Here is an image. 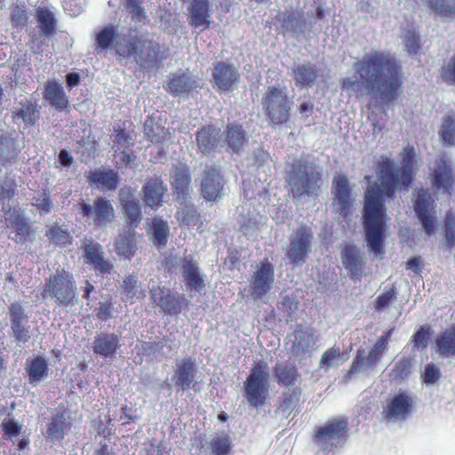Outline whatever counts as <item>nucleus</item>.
Returning a JSON list of instances; mask_svg holds the SVG:
<instances>
[{
  "label": "nucleus",
  "mask_w": 455,
  "mask_h": 455,
  "mask_svg": "<svg viewBox=\"0 0 455 455\" xmlns=\"http://www.w3.org/2000/svg\"><path fill=\"white\" fill-rule=\"evenodd\" d=\"M425 4L435 14L453 18L455 16V0H423Z\"/></svg>",
  "instance_id": "obj_50"
},
{
  "label": "nucleus",
  "mask_w": 455,
  "mask_h": 455,
  "mask_svg": "<svg viewBox=\"0 0 455 455\" xmlns=\"http://www.w3.org/2000/svg\"><path fill=\"white\" fill-rule=\"evenodd\" d=\"M436 352L445 357L455 355V324L442 331L435 340Z\"/></svg>",
  "instance_id": "obj_44"
},
{
  "label": "nucleus",
  "mask_w": 455,
  "mask_h": 455,
  "mask_svg": "<svg viewBox=\"0 0 455 455\" xmlns=\"http://www.w3.org/2000/svg\"><path fill=\"white\" fill-rule=\"evenodd\" d=\"M116 55L132 59L142 69L156 68L164 59L160 44L135 28H130L123 35Z\"/></svg>",
  "instance_id": "obj_3"
},
{
  "label": "nucleus",
  "mask_w": 455,
  "mask_h": 455,
  "mask_svg": "<svg viewBox=\"0 0 455 455\" xmlns=\"http://www.w3.org/2000/svg\"><path fill=\"white\" fill-rule=\"evenodd\" d=\"M196 371V364L191 357L178 361L172 376L175 386L183 391L190 389L195 382Z\"/></svg>",
  "instance_id": "obj_28"
},
{
  "label": "nucleus",
  "mask_w": 455,
  "mask_h": 455,
  "mask_svg": "<svg viewBox=\"0 0 455 455\" xmlns=\"http://www.w3.org/2000/svg\"><path fill=\"white\" fill-rule=\"evenodd\" d=\"M347 431V419L345 417L335 418L315 428L314 442L323 451H331L346 441Z\"/></svg>",
  "instance_id": "obj_8"
},
{
  "label": "nucleus",
  "mask_w": 455,
  "mask_h": 455,
  "mask_svg": "<svg viewBox=\"0 0 455 455\" xmlns=\"http://www.w3.org/2000/svg\"><path fill=\"white\" fill-rule=\"evenodd\" d=\"M167 191L168 188L161 177H150L141 188L142 199L147 206L157 211L163 206Z\"/></svg>",
  "instance_id": "obj_22"
},
{
  "label": "nucleus",
  "mask_w": 455,
  "mask_h": 455,
  "mask_svg": "<svg viewBox=\"0 0 455 455\" xmlns=\"http://www.w3.org/2000/svg\"><path fill=\"white\" fill-rule=\"evenodd\" d=\"M114 312V304L111 299L100 302L96 308V316L100 321H108L112 318Z\"/></svg>",
  "instance_id": "obj_62"
},
{
  "label": "nucleus",
  "mask_w": 455,
  "mask_h": 455,
  "mask_svg": "<svg viewBox=\"0 0 455 455\" xmlns=\"http://www.w3.org/2000/svg\"><path fill=\"white\" fill-rule=\"evenodd\" d=\"M36 17L42 36L49 37L56 33L57 20L52 11L39 7Z\"/></svg>",
  "instance_id": "obj_48"
},
{
  "label": "nucleus",
  "mask_w": 455,
  "mask_h": 455,
  "mask_svg": "<svg viewBox=\"0 0 455 455\" xmlns=\"http://www.w3.org/2000/svg\"><path fill=\"white\" fill-rule=\"evenodd\" d=\"M266 363H254L243 383V396L251 407H261L267 401L269 381Z\"/></svg>",
  "instance_id": "obj_7"
},
{
  "label": "nucleus",
  "mask_w": 455,
  "mask_h": 455,
  "mask_svg": "<svg viewBox=\"0 0 455 455\" xmlns=\"http://www.w3.org/2000/svg\"><path fill=\"white\" fill-rule=\"evenodd\" d=\"M292 75L297 86L308 88L314 85L319 77V69L317 67L307 61L295 64L292 68Z\"/></svg>",
  "instance_id": "obj_37"
},
{
  "label": "nucleus",
  "mask_w": 455,
  "mask_h": 455,
  "mask_svg": "<svg viewBox=\"0 0 455 455\" xmlns=\"http://www.w3.org/2000/svg\"><path fill=\"white\" fill-rule=\"evenodd\" d=\"M200 87L199 80L189 73L173 74L165 88L174 97L188 96Z\"/></svg>",
  "instance_id": "obj_30"
},
{
  "label": "nucleus",
  "mask_w": 455,
  "mask_h": 455,
  "mask_svg": "<svg viewBox=\"0 0 455 455\" xmlns=\"http://www.w3.org/2000/svg\"><path fill=\"white\" fill-rule=\"evenodd\" d=\"M9 315L11 320V329L16 341L26 343L28 341L29 327L24 324L27 320V315L23 306L18 302H12L9 306Z\"/></svg>",
  "instance_id": "obj_27"
},
{
  "label": "nucleus",
  "mask_w": 455,
  "mask_h": 455,
  "mask_svg": "<svg viewBox=\"0 0 455 455\" xmlns=\"http://www.w3.org/2000/svg\"><path fill=\"white\" fill-rule=\"evenodd\" d=\"M276 382L281 387L294 386L300 379L297 366L291 363H277L273 369Z\"/></svg>",
  "instance_id": "obj_41"
},
{
  "label": "nucleus",
  "mask_w": 455,
  "mask_h": 455,
  "mask_svg": "<svg viewBox=\"0 0 455 455\" xmlns=\"http://www.w3.org/2000/svg\"><path fill=\"white\" fill-rule=\"evenodd\" d=\"M439 134L444 143L448 145L455 144V120L451 116L443 117Z\"/></svg>",
  "instance_id": "obj_55"
},
{
  "label": "nucleus",
  "mask_w": 455,
  "mask_h": 455,
  "mask_svg": "<svg viewBox=\"0 0 455 455\" xmlns=\"http://www.w3.org/2000/svg\"><path fill=\"white\" fill-rule=\"evenodd\" d=\"M226 180L216 166H207L204 172L200 184V192L207 202H217L224 196Z\"/></svg>",
  "instance_id": "obj_15"
},
{
  "label": "nucleus",
  "mask_w": 455,
  "mask_h": 455,
  "mask_svg": "<svg viewBox=\"0 0 455 455\" xmlns=\"http://www.w3.org/2000/svg\"><path fill=\"white\" fill-rule=\"evenodd\" d=\"M210 445L212 453L215 455H228L232 448L231 440L226 434L213 438Z\"/></svg>",
  "instance_id": "obj_56"
},
{
  "label": "nucleus",
  "mask_w": 455,
  "mask_h": 455,
  "mask_svg": "<svg viewBox=\"0 0 455 455\" xmlns=\"http://www.w3.org/2000/svg\"><path fill=\"white\" fill-rule=\"evenodd\" d=\"M149 292L152 302L166 315H178L188 306L184 294L172 291L165 286H153Z\"/></svg>",
  "instance_id": "obj_11"
},
{
  "label": "nucleus",
  "mask_w": 455,
  "mask_h": 455,
  "mask_svg": "<svg viewBox=\"0 0 455 455\" xmlns=\"http://www.w3.org/2000/svg\"><path fill=\"white\" fill-rule=\"evenodd\" d=\"M45 235L52 243L60 248L69 246L74 241L68 228L64 225H59L57 223L53 224L46 230Z\"/></svg>",
  "instance_id": "obj_47"
},
{
  "label": "nucleus",
  "mask_w": 455,
  "mask_h": 455,
  "mask_svg": "<svg viewBox=\"0 0 455 455\" xmlns=\"http://www.w3.org/2000/svg\"><path fill=\"white\" fill-rule=\"evenodd\" d=\"M44 99L58 111L68 112L69 100L62 85L55 80L48 81L43 92Z\"/></svg>",
  "instance_id": "obj_35"
},
{
  "label": "nucleus",
  "mask_w": 455,
  "mask_h": 455,
  "mask_svg": "<svg viewBox=\"0 0 455 455\" xmlns=\"http://www.w3.org/2000/svg\"><path fill=\"white\" fill-rule=\"evenodd\" d=\"M312 239L313 232L309 227L301 225L297 228L294 236L290 239V243L286 250V255L291 263L295 266L305 263L311 251Z\"/></svg>",
  "instance_id": "obj_13"
},
{
  "label": "nucleus",
  "mask_w": 455,
  "mask_h": 455,
  "mask_svg": "<svg viewBox=\"0 0 455 455\" xmlns=\"http://www.w3.org/2000/svg\"><path fill=\"white\" fill-rule=\"evenodd\" d=\"M123 39V35L118 33L117 28L114 25L103 27L95 36V49L100 51L114 50Z\"/></svg>",
  "instance_id": "obj_39"
},
{
  "label": "nucleus",
  "mask_w": 455,
  "mask_h": 455,
  "mask_svg": "<svg viewBox=\"0 0 455 455\" xmlns=\"http://www.w3.org/2000/svg\"><path fill=\"white\" fill-rule=\"evenodd\" d=\"M403 43L409 54L416 55L419 53L421 48L420 36L414 29L406 31L403 36Z\"/></svg>",
  "instance_id": "obj_57"
},
{
  "label": "nucleus",
  "mask_w": 455,
  "mask_h": 455,
  "mask_svg": "<svg viewBox=\"0 0 455 455\" xmlns=\"http://www.w3.org/2000/svg\"><path fill=\"white\" fill-rule=\"evenodd\" d=\"M1 212L4 213L6 226L15 233L12 240L16 243L23 244L31 240V235L34 233L31 223L20 210L4 206Z\"/></svg>",
  "instance_id": "obj_16"
},
{
  "label": "nucleus",
  "mask_w": 455,
  "mask_h": 455,
  "mask_svg": "<svg viewBox=\"0 0 455 455\" xmlns=\"http://www.w3.org/2000/svg\"><path fill=\"white\" fill-rule=\"evenodd\" d=\"M341 262L352 279L360 280L364 270V261L360 250L355 244H346L340 253Z\"/></svg>",
  "instance_id": "obj_25"
},
{
  "label": "nucleus",
  "mask_w": 455,
  "mask_h": 455,
  "mask_svg": "<svg viewBox=\"0 0 455 455\" xmlns=\"http://www.w3.org/2000/svg\"><path fill=\"white\" fill-rule=\"evenodd\" d=\"M226 143L234 152L240 153L247 143L246 134L241 124H228Z\"/></svg>",
  "instance_id": "obj_46"
},
{
  "label": "nucleus",
  "mask_w": 455,
  "mask_h": 455,
  "mask_svg": "<svg viewBox=\"0 0 455 455\" xmlns=\"http://www.w3.org/2000/svg\"><path fill=\"white\" fill-rule=\"evenodd\" d=\"M441 371L438 367L433 363H427L422 374V380L427 384H433L441 378Z\"/></svg>",
  "instance_id": "obj_63"
},
{
  "label": "nucleus",
  "mask_w": 455,
  "mask_h": 455,
  "mask_svg": "<svg viewBox=\"0 0 455 455\" xmlns=\"http://www.w3.org/2000/svg\"><path fill=\"white\" fill-rule=\"evenodd\" d=\"M20 108L12 112V120H21L28 126L36 124L39 119V107L36 100L29 99L20 102Z\"/></svg>",
  "instance_id": "obj_43"
},
{
  "label": "nucleus",
  "mask_w": 455,
  "mask_h": 455,
  "mask_svg": "<svg viewBox=\"0 0 455 455\" xmlns=\"http://www.w3.org/2000/svg\"><path fill=\"white\" fill-rule=\"evenodd\" d=\"M302 389L300 387L289 388L284 391L278 398L276 412L289 418L299 407Z\"/></svg>",
  "instance_id": "obj_42"
},
{
  "label": "nucleus",
  "mask_w": 455,
  "mask_h": 455,
  "mask_svg": "<svg viewBox=\"0 0 455 455\" xmlns=\"http://www.w3.org/2000/svg\"><path fill=\"white\" fill-rule=\"evenodd\" d=\"M435 204L427 190L419 189L414 204V210L420 220L424 231L433 235L435 230L436 218L435 217Z\"/></svg>",
  "instance_id": "obj_17"
},
{
  "label": "nucleus",
  "mask_w": 455,
  "mask_h": 455,
  "mask_svg": "<svg viewBox=\"0 0 455 455\" xmlns=\"http://www.w3.org/2000/svg\"><path fill=\"white\" fill-rule=\"evenodd\" d=\"M17 194V183L12 177L5 176L0 180V206H10L8 204Z\"/></svg>",
  "instance_id": "obj_51"
},
{
  "label": "nucleus",
  "mask_w": 455,
  "mask_h": 455,
  "mask_svg": "<svg viewBox=\"0 0 455 455\" xmlns=\"http://www.w3.org/2000/svg\"><path fill=\"white\" fill-rule=\"evenodd\" d=\"M240 79V73L234 64L218 61L212 69L211 80L214 88L219 92L233 90Z\"/></svg>",
  "instance_id": "obj_20"
},
{
  "label": "nucleus",
  "mask_w": 455,
  "mask_h": 455,
  "mask_svg": "<svg viewBox=\"0 0 455 455\" xmlns=\"http://www.w3.org/2000/svg\"><path fill=\"white\" fill-rule=\"evenodd\" d=\"M444 237L445 245L448 250L455 246V213L448 212L444 218Z\"/></svg>",
  "instance_id": "obj_54"
},
{
  "label": "nucleus",
  "mask_w": 455,
  "mask_h": 455,
  "mask_svg": "<svg viewBox=\"0 0 455 455\" xmlns=\"http://www.w3.org/2000/svg\"><path fill=\"white\" fill-rule=\"evenodd\" d=\"M412 408V398L407 393L401 392L383 407V415L388 421L405 420L411 415Z\"/></svg>",
  "instance_id": "obj_24"
},
{
  "label": "nucleus",
  "mask_w": 455,
  "mask_h": 455,
  "mask_svg": "<svg viewBox=\"0 0 455 455\" xmlns=\"http://www.w3.org/2000/svg\"><path fill=\"white\" fill-rule=\"evenodd\" d=\"M120 204L129 230H134L140 224L143 216L140 202L134 197L131 188L120 190Z\"/></svg>",
  "instance_id": "obj_23"
},
{
  "label": "nucleus",
  "mask_w": 455,
  "mask_h": 455,
  "mask_svg": "<svg viewBox=\"0 0 455 455\" xmlns=\"http://www.w3.org/2000/svg\"><path fill=\"white\" fill-rule=\"evenodd\" d=\"M395 288L392 287L377 297L375 301V309L379 312H381L385 308H387L391 304V302L395 301Z\"/></svg>",
  "instance_id": "obj_59"
},
{
  "label": "nucleus",
  "mask_w": 455,
  "mask_h": 455,
  "mask_svg": "<svg viewBox=\"0 0 455 455\" xmlns=\"http://www.w3.org/2000/svg\"><path fill=\"white\" fill-rule=\"evenodd\" d=\"M288 341L291 342V351L294 356L307 353L313 345V332L298 326L292 333L287 336Z\"/></svg>",
  "instance_id": "obj_40"
},
{
  "label": "nucleus",
  "mask_w": 455,
  "mask_h": 455,
  "mask_svg": "<svg viewBox=\"0 0 455 455\" xmlns=\"http://www.w3.org/2000/svg\"><path fill=\"white\" fill-rule=\"evenodd\" d=\"M393 331L394 329L388 330L382 336L379 337L366 356L363 350L358 349L346 376L350 379L353 375L361 372L364 368H373L376 366L381 360L382 355L388 350V343Z\"/></svg>",
  "instance_id": "obj_9"
},
{
  "label": "nucleus",
  "mask_w": 455,
  "mask_h": 455,
  "mask_svg": "<svg viewBox=\"0 0 455 455\" xmlns=\"http://www.w3.org/2000/svg\"><path fill=\"white\" fill-rule=\"evenodd\" d=\"M43 296L50 297L59 307L73 306L76 299V283L73 274L65 268L57 269L50 275Z\"/></svg>",
  "instance_id": "obj_5"
},
{
  "label": "nucleus",
  "mask_w": 455,
  "mask_h": 455,
  "mask_svg": "<svg viewBox=\"0 0 455 455\" xmlns=\"http://www.w3.org/2000/svg\"><path fill=\"white\" fill-rule=\"evenodd\" d=\"M120 347V339L115 333H100L92 344L94 354L103 358H115Z\"/></svg>",
  "instance_id": "obj_33"
},
{
  "label": "nucleus",
  "mask_w": 455,
  "mask_h": 455,
  "mask_svg": "<svg viewBox=\"0 0 455 455\" xmlns=\"http://www.w3.org/2000/svg\"><path fill=\"white\" fill-rule=\"evenodd\" d=\"M429 327L420 326V328L413 334L411 342L413 347L418 350H424L427 347V340L429 339Z\"/></svg>",
  "instance_id": "obj_60"
},
{
  "label": "nucleus",
  "mask_w": 455,
  "mask_h": 455,
  "mask_svg": "<svg viewBox=\"0 0 455 455\" xmlns=\"http://www.w3.org/2000/svg\"><path fill=\"white\" fill-rule=\"evenodd\" d=\"M84 262L90 264L92 269L101 276H108L115 272L114 264L104 257L100 243L93 241L85 243L83 246Z\"/></svg>",
  "instance_id": "obj_18"
},
{
  "label": "nucleus",
  "mask_w": 455,
  "mask_h": 455,
  "mask_svg": "<svg viewBox=\"0 0 455 455\" xmlns=\"http://www.w3.org/2000/svg\"><path fill=\"white\" fill-rule=\"evenodd\" d=\"M181 270L187 287L190 291L201 292L205 288V282L198 264L192 257H185L181 259Z\"/></svg>",
  "instance_id": "obj_32"
},
{
  "label": "nucleus",
  "mask_w": 455,
  "mask_h": 455,
  "mask_svg": "<svg viewBox=\"0 0 455 455\" xmlns=\"http://www.w3.org/2000/svg\"><path fill=\"white\" fill-rule=\"evenodd\" d=\"M24 370L28 383L32 386H36L49 374L48 362L42 355L28 357L25 362Z\"/></svg>",
  "instance_id": "obj_36"
},
{
  "label": "nucleus",
  "mask_w": 455,
  "mask_h": 455,
  "mask_svg": "<svg viewBox=\"0 0 455 455\" xmlns=\"http://www.w3.org/2000/svg\"><path fill=\"white\" fill-rule=\"evenodd\" d=\"M171 187L176 201L190 199L191 172L187 164H173L170 173Z\"/></svg>",
  "instance_id": "obj_21"
},
{
  "label": "nucleus",
  "mask_w": 455,
  "mask_h": 455,
  "mask_svg": "<svg viewBox=\"0 0 455 455\" xmlns=\"http://www.w3.org/2000/svg\"><path fill=\"white\" fill-rule=\"evenodd\" d=\"M144 0H126L127 8L132 20L141 21L146 18V12L142 6Z\"/></svg>",
  "instance_id": "obj_61"
},
{
  "label": "nucleus",
  "mask_w": 455,
  "mask_h": 455,
  "mask_svg": "<svg viewBox=\"0 0 455 455\" xmlns=\"http://www.w3.org/2000/svg\"><path fill=\"white\" fill-rule=\"evenodd\" d=\"M198 150L203 155L214 152L220 143V129L213 124L204 125L196 135Z\"/></svg>",
  "instance_id": "obj_31"
},
{
  "label": "nucleus",
  "mask_w": 455,
  "mask_h": 455,
  "mask_svg": "<svg viewBox=\"0 0 455 455\" xmlns=\"http://www.w3.org/2000/svg\"><path fill=\"white\" fill-rule=\"evenodd\" d=\"M282 26L288 31L295 30L299 26V15L294 11H286L283 14Z\"/></svg>",
  "instance_id": "obj_64"
},
{
  "label": "nucleus",
  "mask_w": 455,
  "mask_h": 455,
  "mask_svg": "<svg viewBox=\"0 0 455 455\" xmlns=\"http://www.w3.org/2000/svg\"><path fill=\"white\" fill-rule=\"evenodd\" d=\"M79 213L84 219H92L97 227L106 226L115 219V209L106 197L100 196L91 205L84 202L78 203Z\"/></svg>",
  "instance_id": "obj_14"
},
{
  "label": "nucleus",
  "mask_w": 455,
  "mask_h": 455,
  "mask_svg": "<svg viewBox=\"0 0 455 455\" xmlns=\"http://www.w3.org/2000/svg\"><path fill=\"white\" fill-rule=\"evenodd\" d=\"M179 204L175 217L180 227H195L202 224L201 213L189 199L177 201Z\"/></svg>",
  "instance_id": "obj_38"
},
{
  "label": "nucleus",
  "mask_w": 455,
  "mask_h": 455,
  "mask_svg": "<svg viewBox=\"0 0 455 455\" xmlns=\"http://www.w3.org/2000/svg\"><path fill=\"white\" fill-rule=\"evenodd\" d=\"M379 186L367 189L363 208V226L367 246L375 256L385 253L386 207L384 196L394 197L399 185V169L388 159L379 164Z\"/></svg>",
  "instance_id": "obj_2"
},
{
  "label": "nucleus",
  "mask_w": 455,
  "mask_h": 455,
  "mask_svg": "<svg viewBox=\"0 0 455 455\" xmlns=\"http://www.w3.org/2000/svg\"><path fill=\"white\" fill-rule=\"evenodd\" d=\"M411 370V360L403 356L395 362L389 372V379L394 381H403L409 377Z\"/></svg>",
  "instance_id": "obj_52"
},
{
  "label": "nucleus",
  "mask_w": 455,
  "mask_h": 455,
  "mask_svg": "<svg viewBox=\"0 0 455 455\" xmlns=\"http://www.w3.org/2000/svg\"><path fill=\"white\" fill-rule=\"evenodd\" d=\"M275 282V267L267 258L257 266L250 278V294L254 300L261 299L272 289Z\"/></svg>",
  "instance_id": "obj_12"
},
{
  "label": "nucleus",
  "mask_w": 455,
  "mask_h": 455,
  "mask_svg": "<svg viewBox=\"0 0 455 455\" xmlns=\"http://www.w3.org/2000/svg\"><path fill=\"white\" fill-rule=\"evenodd\" d=\"M124 302L135 303L138 296V278L135 275H127L123 281Z\"/></svg>",
  "instance_id": "obj_53"
},
{
  "label": "nucleus",
  "mask_w": 455,
  "mask_h": 455,
  "mask_svg": "<svg viewBox=\"0 0 455 455\" xmlns=\"http://www.w3.org/2000/svg\"><path fill=\"white\" fill-rule=\"evenodd\" d=\"M354 70L359 79L344 78L342 89L353 92L357 99L365 95H379L387 103L395 101L403 86V72L395 56L375 51L355 62Z\"/></svg>",
  "instance_id": "obj_1"
},
{
  "label": "nucleus",
  "mask_w": 455,
  "mask_h": 455,
  "mask_svg": "<svg viewBox=\"0 0 455 455\" xmlns=\"http://www.w3.org/2000/svg\"><path fill=\"white\" fill-rule=\"evenodd\" d=\"M153 244L158 248H164L170 235V227L167 220L154 218L148 231Z\"/></svg>",
  "instance_id": "obj_45"
},
{
  "label": "nucleus",
  "mask_w": 455,
  "mask_h": 455,
  "mask_svg": "<svg viewBox=\"0 0 455 455\" xmlns=\"http://www.w3.org/2000/svg\"><path fill=\"white\" fill-rule=\"evenodd\" d=\"M331 192L332 212L338 215L339 220H347L355 202L347 177L343 174L335 175L331 182Z\"/></svg>",
  "instance_id": "obj_10"
},
{
  "label": "nucleus",
  "mask_w": 455,
  "mask_h": 455,
  "mask_svg": "<svg viewBox=\"0 0 455 455\" xmlns=\"http://www.w3.org/2000/svg\"><path fill=\"white\" fill-rule=\"evenodd\" d=\"M433 185L436 189H443L451 195L454 184V175L445 155L439 156L435 160V166L432 172Z\"/></svg>",
  "instance_id": "obj_26"
},
{
  "label": "nucleus",
  "mask_w": 455,
  "mask_h": 455,
  "mask_svg": "<svg viewBox=\"0 0 455 455\" xmlns=\"http://www.w3.org/2000/svg\"><path fill=\"white\" fill-rule=\"evenodd\" d=\"M73 427L71 412L64 406H59L52 414L46 425L45 437L51 440L61 441Z\"/></svg>",
  "instance_id": "obj_19"
},
{
  "label": "nucleus",
  "mask_w": 455,
  "mask_h": 455,
  "mask_svg": "<svg viewBox=\"0 0 455 455\" xmlns=\"http://www.w3.org/2000/svg\"><path fill=\"white\" fill-rule=\"evenodd\" d=\"M188 10L189 26L203 29L210 28L212 23L210 0H191Z\"/></svg>",
  "instance_id": "obj_29"
},
{
  "label": "nucleus",
  "mask_w": 455,
  "mask_h": 455,
  "mask_svg": "<svg viewBox=\"0 0 455 455\" xmlns=\"http://www.w3.org/2000/svg\"><path fill=\"white\" fill-rule=\"evenodd\" d=\"M84 177L90 186L107 190H115L120 182L118 173L112 169L85 172Z\"/></svg>",
  "instance_id": "obj_34"
},
{
  "label": "nucleus",
  "mask_w": 455,
  "mask_h": 455,
  "mask_svg": "<svg viewBox=\"0 0 455 455\" xmlns=\"http://www.w3.org/2000/svg\"><path fill=\"white\" fill-rule=\"evenodd\" d=\"M28 21V12L24 5H15L11 13V22L14 28H24Z\"/></svg>",
  "instance_id": "obj_58"
},
{
  "label": "nucleus",
  "mask_w": 455,
  "mask_h": 455,
  "mask_svg": "<svg viewBox=\"0 0 455 455\" xmlns=\"http://www.w3.org/2000/svg\"><path fill=\"white\" fill-rule=\"evenodd\" d=\"M116 251L119 256L132 259L136 251L135 231L128 230L119 235L116 243Z\"/></svg>",
  "instance_id": "obj_49"
},
{
  "label": "nucleus",
  "mask_w": 455,
  "mask_h": 455,
  "mask_svg": "<svg viewBox=\"0 0 455 455\" xmlns=\"http://www.w3.org/2000/svg\"><path fill=\"white\" fill-rule=\"evenodd\" d=\"M292 104L286 87L268 86L261 98L262 108L272 125L288 122Z\"/></svg>",
  "instance_id": "obj_6"
},
{
  "label": "nucleus",
  "mask_w": 455,
  "mask_h": 455,
  "mask_svg": "<svg viewBox=\"0 0 455 455\" xmlns=\"http://www.w3.org/2000/svg\"><path fill=\"white\" fill-rule=\"evenodd\" d=\"M286 182L293 199L317 196L323 184L322 173L310 162L294 159L286 172Z\"/></svg>",
  "instance_id": "obj_4"
}]
</instances>
